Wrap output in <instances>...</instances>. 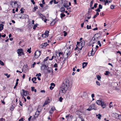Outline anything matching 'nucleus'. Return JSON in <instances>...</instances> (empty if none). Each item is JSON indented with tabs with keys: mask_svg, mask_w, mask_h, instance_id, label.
<instances>
[{
	"mask_svg": "<svg viewBox=\"0 0 121 121\" xmlns=\"http://www.w3.org/2000/svg\"><path fill=\"white\" fill-rule=\"evenodd\" d=\"M22 91H23V95H24L25 96H27V94H29L28 91L23 89L22 90Z\"/></svg>",
	"mask_w": 121,
	"mask_h": 121,
	"instance_id": "9",
	"label": "nucleus"
},
{
	"mask_svg": "<svg viewBox=\"0 0 121 121\" xmlns=\"http://www.w3.org/2000/svg\"><path fill=\"white\" fill-rule=\"evenodd\" d=\"M24 118H22L21 119H20L19 120V121H23Z\"/></svg>",
	"mask_w": 121,
	"mask_h": 121,
	"instance_id": "64",
	"label": "nucleus"
},
{
	"mask_svg": "<svg viewBox=\"0 0 121 121\" xmlns=\"http://www.w3.org/2000/svg\"><path fill=\"white\" fill-rule=\"evenodd\" d=\"M93 52H94V51L93 50V48L91 52H89L88 55H89L90 53L91 54L90 55V56L94 55L95 52L93 53Z\"/></svg>",
	"mask_w": 121,
	"mask_h": 121,
	"instance_id": "15",
	"label": "nucleus"
},
{
	"mask_svg": "<svg viewBox=\"0 0 121 121\" xmlns=\"http://www.w3.org/2000/svg\"><path fill=\"white\" fill-rule=\"evenodd\" d=\"M17 53L18 54V56H21L22 55V52L23 51V50L22 49H18L17 50Z\"/></svg>",
	"mask_w": 121,
	"mask_h": 121,
	"instance_id": "6",
	"label": "nucleus"
},
{
	"mask_svg": "<svg viewBox=\"0 0 121 121\" xmlns=\"http://www.w3.org/2000/svg\"><path fill=\"white\" fill-rule=\"evenodd\" d=\"M51 86H55V84L53 83H51Z\"/></svg>",
	"mask_w": 121,
	"mask_h": 121,
	"instance_id": "45",
	"label": "nucleus"
},
{
	"mask_svg": "<svg viewBox=\"0 0 121 121\" xmlns=\"http://www.w3.org/2000/svg\"><path fill=\"white\" fill-rule=\"evenodd\" d=\"M41 52L40 51H37L35 53V56L36 58H38L40 55Z\"/></svg>",
	"mask_w": 121,
	"mask_h": 121,
	"instance_id": "3",
	"label": "nucleus"
},
{
	"mask_svg": "<svg viewBox=\"0 0 121 121\" xmlns=\"http://www.w3.org/2000/svg\"><path fill=\"white\" fill-rule=\"evenodd\" d=\"M117 117H120V118H121V115H119V114H117Z\"/></svg>",
	"mask_w": 121,
	"mask_h": 121,
	"instance_id": "54",
	"label": "nucleus"
},
{
	"mask_svg": "<svg viewBox=\"0 0 121 121\" xmlns=\"http://www.w3.org/2000/svg\"><path fill=\"white\" fill-rule=\"evenodd\" d=\"M96 84L98 86H100V83H99V82L97 81H96Z\"/></svg>",
	"mask_w": 121,
	"mask_h": 121,
	"instance_id": "32",
	"label": "nucleus"
},
{
	"mask_svg": "<svg viewBox=\"0 0 121 121\" xmlns=\"http://www.w3.org/2000/svg\"><path fill=\"white\" fill-rule=\"evenodd\" d=\"M60 11L61 12H64L65 11V9L63 7H62L60 9Z\"/></svg>",
	"mask_w": 121,
	"mask_h": 121,
	"instance_id": "18",
	"label": "nucleus"
},
{
	"mask_svg": "<svg viewBox=\"0 0 121 121\" xmlns=\"http://www.w3.org/2000/svg\"><path fill=\"white\" fill-rule=\"evenodd\" d=\"M0 64L2 66L4 65V62L1 60H0Z\"/></svg>",
	"mask_w": 121,
	"mask_h": 121,
	"instance_id": "35",
	"label": "nucleus"
},
{
	"mask_svg": "<svg viewBox=\"0 0 121 121\" xmlns=\"http://www.w3.org/2000/svg\"><path fill=\"white\" fill-rule=\"evenodd\" d=\"M88 64L87 62H84L82 64V68H85L86 66Z\"/></svg>",
	"mask_w": 121,
	"mask_h": 121,
	"instance_id": "12",
	"label": "nucleus"
},
{
	"mask_svg": "<svg viewBox=\"0 0 121 121\" xmlns=\"http://www.w3.org/2000/svg\"><path fill=\"white\" fill-rule=\"evenodd\" d=\"M42 36L43 38H46L48 37V36L47 35H45L44 34H42Z\"/></svg>",
	"mask_w": 121,
	"mask_h": 121,
	"instance_id": "25",
	"label": "nucleus"
},
{
	"mask_svg": "<svg viewBox=\"0 0 121 121\" xmlns=\"http://www.w3.org/2000/svg\"><path fill=\"white\" fill-rule=\"evenodd\" d=\"M17 3H17V2L16 1H14V4L15 5V4H17V5H18V4H20V3L19 2H18ZM17 7H19V6L18 5H17Z\"/></svg>",
	"mask_w": 121,
	"mask_h": 121,
	"instance_id": "29",
	"label": "nucleus"
},
{
	"mask_svg": "<svg viewBox=\"0 0 121 121\" xmlns=\"http://www.w3.org/2000/svg\"><path fill=\"white\" fill-rule=\"evenodd\" d=\"M40 6L42 8H43V4L40 3L39 4Z\"/></svg>",
	"mask_w": 121,
	"mask_h": 121,
	"instance_id": "58",
	"label": "nucleus"
},
{
	"mask_svg": "<svg viewBox=\"0 0 121 121\" xmlns=\"http://www.w3.org/2000/svg\"><path fill=\"white\" fill-rule=\"evenodd\" d=\"M97 44L98 45H99V47H100L101 46V43H100V41H98L97 42Z\"/></svg>",
	"mask_w": 121,
	"mask_h": 121,
	"instance_id": "37",
	"label": "nucleus"
},
{
	"mask_svg": "<svg viewBox=\"0 0 121 121\" xmlns=\"http://www.w3.org/2000/svg\"><path fill=\"white\" fill-rule=\"evenodd\" d=\"M38 7L37 6H36V7H34L33 9V11L34 12L37 9H38Z\"/></svg>",
	"mask_w": 121,
	"mask_h": 121,
	"instance_id": "21",
	"label": "nucleus"
},
{
	"mask_svg": "<svg viewBox=\"0 0 121 121\" xmlns=\"http://www.w3.org/2000/svg\"><path fill=\"white\" fill-rule=\"evenodd\" d=\"M84 22H83L81 24V27H83V25H84Z\"/></svg>",
	"mask_w": 121,
	"mask_h": 121,
	"instance_id": "63",
	"label": "nucleus"
},
{
	"mask_svg": "<svg viewBox=\"0 0 121 121\" xmlns=\"http://www.w3.org/2000/svg\"><path fill=\"white\" fill-rule=\"evenodd\" d=\"M36 63L35 62L34 63L33 65L32 66V67H34V65L36 64Z\"/></svg>",
	"mask_w": 121,
	"mask_h": 121,
	"instance_id": "56",
	"label": "nucleus"
},
{
	"mask_svg": "<svg viewBox=\"0 0 121 121\" xmlns=\"http://www.w3.org/2000/svg\"><path fill=\"white\" fill-rule=\"evenodd\" d=\"M96 48H95V51H96L97 50V48H99V46L98 45H96Z\"/></svg>",
	"mask_w": 121,
	"mask_h": 121,
	"instance_id": "57",
	"label": "nucleus"
},
{
	"mask_svg": "<svg viewBox=\"0 0 121 121\" xmlns=\"http://www.w3.org/2000/svg\"><path fill=\"white\" fill-rule=\"evenodd\" d=\"M53 2L54 4H57L58 3V2H56L55 0H53Z\"/></svg>",
	"mask_w": 121,
	"mask_h": 121,
	"instance_id": "52",
	"label": "nucleus"
},
{
	"mask_svg": "<svg viewBox=\"0 0 121 121\" xmlns=\"http://www.w3.org/2000/svg\"><path fill=\"white\" fill-rule=\"evenodd\" d=\"M60 17L61 18H62V17H65V14H64L62 13H61L60 14Z\"/></svg>",
	"mask_w": 121,
	"mask_h": 121,
	"instance_id": "22",
	"label": "nucleus"
},
{
	"mask_svg": "<svg viewBox=\"0 0 121 121\" xmlns=\"http://www.w3.org/2000/svg\"><path fill=\"white\" fill-rule=\"evenodd\" d=\"M76 114L78 115H80L82 114V112L80 111L77 110L76 111Z\"/></svg>",
	"mask_w": 121,
	"mask_h": 121,
	"instance_id": "14",
	"label": "nucleus"
},
{
	"mask_svg": "<svg viewBox=\"0 0 121 121\" xmlns=\"http://www.w3.org/2000/svg\"><path fill=\"white\" fill-rule=\"evenodd\" d=\"M77 45H76V47L75 48L74 50H77V48H78V47L80 46V42H77Z\"/></svg>",
	"mask_w": 121,
	"mask_h": 121,
	"instance_id": "13",
	"label": "nucleus"
},
{
	"mask_svg": "<svg viewBox=\"0 0 121 121\" xmlns=\"http://www.w3.org/2000/svg\"><path fill=\"white\" fill-rule=\"evenodd\" d=\"M54 86H51L50 87V89L51 90L53 89L54 88Z\"/></svg>",
	"mask_w": 121,
	"mask_h": 121,
	"instance_id": "50",
	"label": "nucleus"
},
{
	"mask_svg": "<svg viewBox=\"0 0 121 121\" xmlns=\"http://www.w3.org/2000/svg\"><path fill=\"white\" fill-rule=\"evenodd\" d=\"M38 14L40 16V17L41 18L42 17H43L44 16H43V15L41 14V13H39Z\"/></svg>",
	"mask_w": 121,
	"mask_h": 121,
	"instance_id": "38",
	"label": "nucleus"
},
{
	"mask_svg": "<svg viewBox=\"0 0 121 121\" xmlns=\"http://www.w3.org/2000/svg\"><path fill=\"white\" fill-rule=\"evenodd\" d=\"M77 49L79 52H80V51L81 50H80V48H79L78 46V48H77Z\"/></svg>",
	"mask_w": 121,
	"mask_h": 121,
	"instance_id": "51",
	"label": "nucleus"
},
{
	"mask_svg": "<svg viewBox=\"0 0 121 121\" xmlns=\"http://www.w3.org/2000/svg\"><path fill=\"white\" fill-rule=\"evenodd\" d=\"M49 32L48 30H46L45 32V33L44 34L45 35H47L48 36L49 35Z\"/></svg>",
	"mask_w": 121,
	"mask_h": 121,
	"instance_id": "23",
	"label": "nucleus"
},
{
	"mask_svg": "<svg viewBox=\"0 0 121 121\" xmlns=\"http://www.w3.org/2000/svg\"><path fill=\"white\" fill-rule=\"evenodd\" d=\"M104 14L103 12H101L100 14V15L102 16H104Z\"/></svg>",
	"mask_w": 121,
	"mask_h": 121,
	"instance_id": "40",
	"label": "nucleus"
},
{
	"mask_svg": "<svg viewBox=\"0 0 121 121\" xmlns=\"http://www.w3.org/2000/svg\"><path fill=\"white\" fill-rule=\"evenodd\" d=\"M54 57V56H52V58L51 59H49V60H52L53 59Z\"/></svg>",
	"mask_w": 121,
	"mask_h": 121,
	"instance_id": "59",
	"label": "nucleus"
},
{
	"mask_svg": "<svg viewBox=\"0 0 121 121\" xmlns=\"http://www.w3.org/2000/svg\"><path fill=\"white\" fill-rule=\"evenodd\" d=\"M14 108V107L13 105L11 107V111H13Z\"/></svg>",
	"mask_w": 121,
	"mask_h": 121,
	"instance_id": "47",
	"label": "nucleus"
},
{
	"mask_svg": "<svg viewBox=\"0 0 121 121\" xmlns=\"http://www.w3.org/2000/svg\"><path fill=\"white\" fill-rule=\"evenodd\" d=\"M34 78H32L31 79V80L33 81V82L34 83H36L37 82H35L34 81Z\"/></svg>",
	"mask_w": 121,
	"mask_h": 121,
	"instance_id": "53",
	"label": "nucleus"
},
{
	"mask_svg": "<svg viewBox=\"0 0 121 121\" xmlns=\"http://www.w3.org/2000/svg\"><path fill=\"white\" fill-rule=\"evenodd\" d=\"M20 11H21V13H24V11H23V8H21Z\"/></svg>",
	"mask_w": 121,
	"mask_h": 121,
	"instance_id": "49",
	"label": "nucleus"
},
{
	"mask_svg": "<svg viewBox=\"0 0 121 121\" xmlns=\"http://www.w3.org/2000/svg\"><path fill=\"white\" fill-rule=\"evenodd\" d=\"M67 4L66 3H65L64 4L63 6L65 8H67V7H69V6L68 5H66Z\"/></svg>",
	"mask_w": 121,
	"mask_h": 121,
	"instance_id": "26",
	"label": "nucleus"
},
{
	"mask_svg": "<svg viewBox=\"0 0 121 121\" xmlns=\"http://www.w3.org/2000/svg\"><path fill=\"white\" fill-rule=\"evenodd\" d=\"M96 38L97 39L99 40L101 39L102 38V35H99V33H96L95 35Z\"/></svg>",
	"mask_w": 121,
	"mask_h": 121,
	"instance_id": "5",
	"label": "nucleus"
},
{
	"mask_svg": "<svg viewBox=\"0 0 121 121\" xmlns=\"http://www.w3.org/2000/svg\"><path fill=\"white\" fill-rule=\"evenodd\" d=\"M49 103V102L47 100L43 104V106H45V105L48 104Z\"/></svg>",
	"mask_w": 121,
	"mask_h": 121,
	"instance_id": "20",
	"label": "nucleus"
},
{
	"mask_svg": "<svg viewBox=\"0 0 121 121\" xmlns=\"http://www.w3.org/2000/svg\"><path fill=\"white\" fill-rule=\"evenodd\" d=\"M19 18L20 19H26V18H28L29 16L28 15L26 14H23L22 15L21 17H20Z\"/></svg>",
	"mask_w": 121,
	"mask_h": 121,
	"instance_id": "4",
	"label": "nucleus"
},
{
	"mask_svg": "<svg viewBox=\"0 0 121 121\" xmlns=\"http://www.w3.org/2000/svg\"><path fill=\"white\" fill-rule=\"evenodd\" d=\"M95 104H92L90 105V106L87 109V110L88 111H90L92 109H93V107H95Z\"/></svg>",
	"mask_w": 121,
	"mask_h": 121,
	"instance_id": "7",
	"label": "nucleus"
},
{
	"mask_svg": "<svg viewBox=\"0 0 121 121\" xmlns=\"http://www.w3.org/2000/svg\"><path fill=\"white\" fill-rule=\"evenodd\" d=\"M82 43V46L80 48V50H82V48L85 45V42L84 40H83L80 41V43Z\"/></svg>",
	"mask_w": 121,
	"mask_h": 121,
	"instance_id": "10",
	"label": "nucleus"
},
{
	"mask_svg": "<svg viewBox=\"0 0 121 121\" xmlns=\"http://www.w3.org/2000/svg\"><path fill=\"white\" fill-rule=\"evenodd\" d=\"M39 25L38 24L36 23L33 26V29L35 30L36 29V27L37 26H38Z\"/></svg>",
	"mask_w": 121,
	"mask_h": 121,
	"instance_id": "24",
	"label": "nucleus"
},
{
	"mask_svg": "<svg viewBox=\"0 0 121 121\" xmlns=\"http://www.w3.org/2000/svg\"><path fill=\"white\" fill-rule=\"evenodd\" d=\"M53 67H54L57 68L58 67V66L57 65V64L56 63H55V64L53 65Z\"/></svg>",
	"mask_w": 121,
	"mask_h": 121,
	"instance_id": "42",
	"label": "nucleus"
},
{
	"mask_svg": "<svg viewBox=\"0 0 121 121\" xmlns=\"http://www.w3.org/2000/svg\"><path fill=\"white\" fill-rule=\"evenodd\" d=\"M5 119L3 118H1L0 119V121H5Z\"/></svg>",
	"mask_w": 121,
	"mask_h": 121,
	"instance_id": "48",
	"label": "nucleus"
},
{
	"mask_svg": "<svg viewBox=\"0 0 121 121\" xmlns=\"http://www.w3.org/2000/svg\"><path fill=\"white\" fill-rule=\"evenodd\" d=\"M54 22H55V23L57 22L59 20V19L57 18H56L55 19Z\"/></svg>",
	"mask_w": 121,
	"mask_h": 121,
	"instance_id": "39",
	"label": "nucleus"
},
{
	"mask_svg": "<svg viewBox=\"0 0 121 121\" xmlns=\"http://www.w3.org/2000/svg\"><path fill=\"white\" fill-rule=\"evenodd\" d=\"M100 9L99 8H98L95 11L98 12H100Z\"/></svg>",
	"mask_w": 121,
	"mask_h": 121,
	"instance_id": "46",
	"label": "nucleus"
},
{
	"mask_svg": "<svg viewBox=\"0 0 121 121\" xmlns=\"http://www.w3.org/2000/svg\"><path fill=\"white\" fill-rule=\"evenodd\" d=\"M44 67V69H43V70H44V69H45V68H47L48 67V65H45V64L44 65H42L41 66V70H42V67Z\"/></svg>",
	"mask_w": 121,
	"mask_h": 121,
	"instance_id": "11",
	"label": "nucleus"
},
{
	"mask_svg": "<svg viewBox=\"0 0 121 121\" xmlns=\"http://www.w3.org/2000/svg\"><path fill=\"white\" fill-rule=\"evenodd\" d=\"M96 103L99 105H101L103 108H104L106 107L104 102L102 101L101 100H99L96 101Z\"/></svg>",
	"mask_w": 121,
	"mask_h": 121,
	"instance_id": "2",
	"label": "nucleus"
},
{
	"mask_svg": "<svg viewBox=\"0 0 121 121\" xmlns=\"http://www.w3.org/2000/svg\"><path fill=\"white\" fill-rule=\"evenodd\" d=\"M31 2L33 4H35V2L34 1V0H32Z\"/></svg>",
	"mask_w": 121,
	"mask_h": 121,
	"instance_id": "60",
	"label": "nucleus"
},
{
	"mask_svg": "<svg viewBox=\"0 0 121 121\" xmlns=\"http://www.w3.org/2000/svg\"><path fill=\"white\" fill-rule=\"evenodd\" d=\"M63 99V98L61 97H60L59 98V100L60 102H62Z\"/></svg>",
	"mask_w": 121,
	"mask_h": 121,
	"instance_id": "41",
	"label": "nucleus"
},
{
	"mask_svg": "<svg viewBox=\"0 0 121 121\" xmlns=\"http://www.w3.org/2000/svg\"><path fill=\"white\" fill-rule=\"evenodd\" d=\"M103 8L101 4H99V8L100 9H102Z\"/></svg>",
	"mask_w": 121,
	"mask_h": 121,
	"instance_id": "34",
	"label": "nucleus"
},
{
	"mask_svg": "<svg viewBox=\"0 0 121 121\" xmlns=\"http://www.w3.org/2000/svg\"><path fill=\"white\" fill-rule=\"evenodd\" d=\"M54 20H53L52 22L51 23V25L53 26L55 23V22H54Z\"/></svg>",
	"mask_w": 121,
	"mask_h": 121,
	"instance_id": "30",
	"label": "nucleus"
},
{
	"mask_svg": "<svg viewBox=\"0 0 121 121\" xmlns=\"http://www.w3.org/2000/svg\"><path fill=\"white\" fill-rule=\"evenodd\" d=\"M110 72H109L108 71H106L105 72V73L104 74L106 75H108L109 74H110Z\"/></svg>",
	"mask_w": 121,
	"mask_h": 121,
	"instance_id": "27",
	"label": "nucleus"
},
{
	"mask_svg": "<svg viewBox=\"0 0 121 121\" xmlns=\"http://www.w3.org/2000/svg\"><path fill=\"white\" fill-rule=\"evenodd\" d=\"M43 17H41V18H42V20H44H44L45 19V18H46V17L45 16H43Z\"/></svg>",
	"mask_w": 121,
	"mask_h": 121,
	"instance_id": "62",
	"label": "nucleus"
},
{
	"mask_svg": "<svg viewBox=\"0 0 121 121\" xmlns=\"http://www.w3.org/2000/svg\"><path fill=\"white\" fill-rule=\"evenodd\" d=\"M48 73H50L51 72V70H52V68H48V69H46Z\"/></svg>",
	"mask_w": 121,
	"mask_h": 121,
	"instance_id": "16",
	"label": "nucleus"
},
{
	"mask_svg": "<svg viewBox=\"0 0 121 121\" xmlns=\"http://www.w3.org/2000/svg\"><path fill=\"white\" fill-rule=\"evenodd\" d=\"M4 25L2 24H0V31H1L3 29Z\"/></svg>",
	"mask_w": 121,
	"mask_h": 121,
	"instance_id": "17",
	"label": "nucleus"
},
{
	"mask_svg": "<svg viewBox=\"0 0 121 121\" xmlns=\"http://www.w3.org/2000/svg\"><path fill=\"white\" fill-rule=\"evenodd\" d=\"M96 77L98 80H100V79L101 78V77L99 75H98L96 76Z\"/></svg>",
	"mask_w": 121,
	"mask_h": 121,
	"instance_id": "19",
	"label": "nucleus"
},
{
	"mask_svg": "<svg viewBox=\"0 0 121 121\" xmlns=\"http://www.w3.org/2000/svg\"><path fill=\"white\" fill-rule=\"evenodd\" d=\"M98 117H97L98 119H101V117L102 115L100 114H98Z\"/></svg>",
	"mask_w": 121,
	"mask_h": 121,
	"instance_id": "36",
	"label": "nucleus"
},
{
	"mask_svg": "<svg viewBox=\"0 0 121 121\" xmlns=\"http://www.w3.org/2000/svg\"><path fill=\"white\" fill-rule=\"evenodd\" d=\"M69 81L67 79H65L62 83V86L60 88L59 91V94L60 93L65 94L69 86Z\"/></svg>",
	"mask_w": 121,
	"mask_h": 121,
	"instance_id": "1",
	"label": "nucleus"
},
{
	"mask_svg": "<svg viewBox=\"0 0 121 121\" xmlns=\"http://www.w3.org/2000/svg\"><path fill=\"white\" fill-rule=\"evenodd\" d=\"M87 28L88 29H90L91 28V26H89L88 25H87L86 26Z\"/></svg>",
	"mask_w": 121,
	"mask_h": 121,
	"instance_id": "33",
	"label": "nucleus"
},
{
	"mask_svg": "<svg viewBox=\"0 0 121 121\" xmlns=\"http://www.w3.org/2000/svg\"><path fill=\"white\" fill-rule=\"evenodd\" d=\"M35 88V87H31V90L32 91H34V89Z\"/></svg>",
	"mask_w": 121,
	"mask_h": 121,
	"instance_id": "55",
	"label": "nucleus"
},
{
	"mask_svg": "<svg viewBox=\"0 0 121 121\" xmlns=\"http://www.w3.org/2000/svg\"><path fill=\"white\" fill-rule=\"evenodd\" d=\"M62 54H63L62 52H59V57L60 56V55H62Z\"/></svg>",
	"mask_w": 121,
	"mask_h": 121,
	"instance_id": "61",
	"label": "nucleus"
},
{
	"mask_svg": "<svg viewBox=\"0 0 121 121\" xmlns=\"http://www.w3.org/2000/svg\"><path fill=\"white\" fill-rule=\"evenodd\" d=\"M31 48H28V49L27 50V52H28L29 53H30L31 52Z\"/></svg>",
	"mask_w": 121,
	"mask_h": 121,
	"instance_id": "28",
	"label": "nucleus"
},
{
	"mask_svg": "<svg viewBox=\"0 0 121 121\" xmlns=\"http://www.w3.org/2000/svg\"><path fill=\"white\" fill-rule=\"evenodd\" d=\"M93 0H92L91 1V2L90 3V7H92V4H93Z\"/></svg>",
	"mask_w": 121,
	"mask_h": 121,
	"instance_id": "31",
	"label": "nucleus"
},
{
	"mask_svg": "<svg viewBox=\"0 0 121 121\" xmlns=\"http://www.w3.org/2000/svg\"><path fill=\"white\" fill-rule=\"evenodd\" d=\"M98 5V4L97 3H95L94 5V7L95 8H96L97 7V5Z\"/></svg>",
	"mask_w": 121,
	"mask_h": 121,
	"instance_id": "43",
	"label": "nucleus"
},
{
	"mask_svg": "<svg viewBox=\"0 0 121 121\" xmlns=\"http://www.w3.org/2000/svg\"><path fill=\"white\" fill-rule=\"evenodd\" d=\"M114 6L113 5H112L110 6V8L111 9H114Z\"/></svg>",
	"mask_w": 121,
	"mask_h": 121,
	"instance_id": "44",
	"label": "nucleus"
},
{
	"mask_svg": "<svg viewBox=\"0 0 121 121\" xmlns=\"http://www.w3.org/2000/svg\"><path fill=\"white\" fill-rule=\"evenodd\" d=\"M48 45L49 44H48L47 42H46L40 45L39 47L40 48H43L44 47H45Z\"/></svg>",
	"mask_w": 121,
	"mask_h": 121,
	"instance_id": "8",
	"label": "nucleus"
}]
</instances>
